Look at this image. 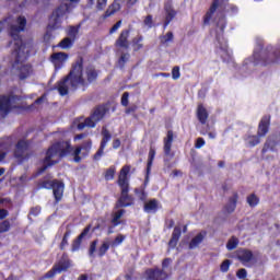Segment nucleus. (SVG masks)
Here are the masks:
<instances>
[{"label":"nucleus","instance_id":"obj_1","mask_svg":"<svg viewBox=\"0 0 280 280\" xmlns=\"http://www.w3.org/2000/svg\"><path fill=\"white\" fill-rule=\"evenodd\" d=\"M100 78V70L95 69V66H88L84 69V58L78 57L72 63L71 70L63 79L56 83V89L61 95H69V84L71 91H86L91 84H95Z\"/></svg>","mask_w":280,"mask_h":280},{"label":"nucleus","instance_id":"obj_2","mask_svg":"<svg viewBox=\"0 0 280 280\" xmlns=\"http://www.w3.org/2000/svg\"><path fill=\"white\" fill-rule=\"evenodd\" d=\"M18 24L19 26L11 25L9 30V36H11L13 40V50L11 52L13 69H16L19 65H23V62L30 58V49H27V45H30V43L23 42V37H21V32H25L27 19H25V16H19Z\"/></svg>","mask_w":280,"mask_h":280},{"label":"nucleus","instance_id":"obj_3","mask_svg":"<svg viewBox=\"0 0 280 280\" xmlns=\"http://www.w3.org/2000/svg\"><path fill=\"white\" fill-rule=\"evenodd\" d=\"M73 156V145H71V140H59L52 143L46 151V156L43 160V166L38 168L37 175L45 174L49 167L58 164V161L54 160L56 156L58 159H65L66 156Z\"/></svg>","mask_w":280,"mask_h":280},{"label":"nucleus","instance_id":"obj_4","mask_svg":"<svg viewBox=\"0 0 280 280\" xmlns=\"http://www.w3.org/2000/svg\"><path fill=\"white\" fill-rule=\"evenodd\" d=\"M131 166L124 165L119 172L117 185L120 188V197L116 201L115 209H125L135 205V196L130 195V174Z\"/></svg>","mask_w":280,"mask_h":280},{"label":"nucleus","instance_id":"obj_5","mask_svg":"<svg viewBox=\"0 0 280 280\" xmlns=\"http://www.w3.org/2000/svg\"><path fill=\"white\" fill-rule=\"evenodd\" d=\"M69 3H61L59 7H57L49 19L48 27L50 30H60L62 27V19H65L66 14H69V12H72L78 8V4L82 0H68Z\"/></svg>","mask_w":280,"mask_h":280},{"label":"nucleus","instance_id":"obj_6","mask_svg":"<svg viewBox=\"0 0 280 280\" xmlns=\"http://www.w3.org/2000/svg\"><path fill=\"white\" fill-rule=\"evenodd\" d=\"M280 61V48L267 46L260 52L254 51L253 62L254 67L260 65V67H270V65H277Z\"/></svg>","mask_w":280,"mask_h":280},{"label":"nucleus","instance_id":"obj_7","mask_svg":"<svg viewBox=\"0 0 280 280\" xmlns=\"http://www.w3.org/2000/svg\"><path fill=\"white\" fill-rule=\"evenodd\" d=\"M37 189H52L55 205H58L65 196V182L49 179L47 176L37 180Z\"/></svg>","mask_w":280,"mask_h":280},{"label":"nucleus","instance_id":"obj_8","mask_svg":"<svg viewBox=\"0 0 280 280\" xmlns=\"http://www.w3.org/2000/svg\"><path fill=\"white\" fill-rule=\"evenodd\" d=\"M23 101V96L16 94H3L0 95V117L5 119L12 110H19L23 106L19 105V102Z\"/></svg>","mask_w":280,"mask_h":280},{"label":"nucleus","instance_id":"obj_9","mask_svg":"<svg viewBox=\"0 0 280 280\" xmlns=\"http://www.w3.org/2000/svg\"><path fill=\"white\" fill-rule=\"evenodd\" d=\"M270 115L262 116L258 124L257 135L248 136L246 138L249 148H255V145H259L261 143V137H266V135L270 132Z\"/></svg>","mask_w":280,"mask_h":280},{"label":"nucleus","instance_id":"obj_10","mask_svg":"<svg viewBox=\"0 0 280 280\" xmlns=\"http://www.w3.org/2000/svg\"><path fill=\"white\" fill-rule=\"evenodd\" d=\"M68 268H71V260L69 259V255L63 253L59 262L54 265L52 268L42 277V279H54L56 275L67 272Z\"/></svg>","mask_w":280,"mask_h":280},{"label":"nucleus","instance_id":"obj_11","mask_svg":"<svg viewBox=\"0 0 280 280\" xmlns=\"http://www.w3.org/2000/svg\"><path fill=\"white\" fill-rule=\"evenodd\" d=\"M13 154L15 159H20V161H27L34 154V152H32V142L25 139L19 140Z\"/></svg>","mask_w":280,"mask_h":280},{"label":"nucleus","instance_id":"obj_12","mask_svg":"<svg viewBox=\"0 0 280 280\" xmlns=\"http://www.w3.org/2000/svg\"><path fill=\"white\" fill-rule=\"evenodd\" d=\"M73 235V226L71 224H61L56 233V240H61L59 243V250H67L69 240Z\"/></svg>","mask_w":280,"mask_h":280},{"label":"nucleus","instance_id":"obj_13","mask_svg":"<svg viewBox=\"0 0 280 280\" xmlns=\"http://www.w3.org/2000/svg\"><path fill=\"white\" fill-rule=\"evenodd\" d=\"M93 148V140H85L81 145L74 148L72 152L74 163H81L82 159H86L91 154Z\"/></svg>","mask_w":280,"mask_h":280},{"label":"nucleus","instance_id":"obj_14","mask_svg":"<svg viewBox=\"0 0 280 280\" xmlns=\"http://www.w3.org/2000/svg\"><path fill=\"white\" fill-rule=\"evenodd\" d=\"M102 140H101V144L98 150L96 151V153L93 155L94 161H100V159H102V156H104V150L106 149V145L108 144V141H110V139H113V136L110 135V131L107 130L106 127L102 128Z\"/></svg>","mask_w":280,"mask_h":280},{"label":"nucleus","instance_id":"obj_15","mask_svg":"<svg viewBox=\"0 0 280 280\" xmlns=\"http://www.w3.org/2000/svg\"><path fill=\"white\" fill-rule=\"evenodd\" d=\"M132 30L125 28L118 35V38L115 42V47L117 49H130V33Z\"/></svg>","mask_w":280,"mask_h":280},{"label":"nucleus","instance_id":"obj_16","mask_svg":"<svg viewBox=\"0 0 280 280\" xmlns=\"http://www.w3.org/2000/svg\"><path fill=\"white\" fill-rule=\"evenodd\" d=\"M89 233H91V224L85 226L83 231L80 233L78 237H75L71 243V253H78L82 246V240L89 237Z\"/></svg>","mask_w":280,"mask_h":280},{"label":"nucleus","instance_id":"obj_17","mask_svg":"<svg viewBox=\"0 0 280 280\" xmlns=\"http://www.w3.org/2000/svg\"><path fill=\"white\" fill-rule=\"evenodd\" d=\"M147 280H167V272L159 268H149L144 271Z\"/></svg>","mask_w":280,"mask_h":280},{"label":"nucleus","instance_id":"obj_18","mask_svg":"<svg viewBox=\"0 0 280 280\" xmlns=\"http://www.w3.org/2000/svg\"><path fill=\"white\" fill-rule=\"evenodd\" d=\"M106 113H108V106L106 105H98L94 108L93 113L90 115L91 121L95 122L97 126L98 121H102L104 117H106Z\"/></svg>","mask_w":280,"mask_h":280},{"label":"nucleus","instance_id":"obj_19","mask_svg":"<svg viewBox=\"0 0 280 280\" xmlns=\"http://www.w3.org/2000/svg\"><path fill=\"white\" fill-rule=\"evenodd\" d=\"M163 150L165 156H171V159H174V153H172V144L174 143V131L168 130L166 132V137L163 139Z\"/></svg>","mask_w":280,"mask_h":280},{"label":"nucleus","instance_id":"obj_20","mask_svg":"<svg viewBox=\"0 0 280 280\" xmlns=\"http://www.w3.org/2000/svg\"><path fill=\"white\" fill-rule=\"evenodd\" d=\"M68 58L69 55L67 52H55L50 56V60L55 65V69H62V66L67 62Z\"/></svg>","mask_w":280,"mask_h":280},{"label":"nucleus","instance_id":"obj_21","mask_svg":"<svg viewBox=\"0 0 280 280\" xmlns=\"http://www.w3.org/2000/svg\"><path fill=\"white\" fill-rule=\"evenodd\" d=\"M280 143V140L277 139V136H271L269 138H267L262 150H261V154H266V152H268V150H270L271 152H277V145Z\"/></svg>","mask_w":280,"mask_h":280},{"label":"nucleus","instance_id":"obj_22","mask_svg":"<svg viewBox=\"0 0 280 280\" xmlns=\"http://www.w3.org/2000/svg\"><path fill=\"white\" fill-rule=\"evenodd\" d=\"M196 117L202 126H205V124H207V120L209 119V112L202 103H199L197 106Z\"/></svg>","mask_w":280,"mask_h":280},{"label":"nucleus","instance_id":"obj_23","mask_svg":"<svg viewBox=\"0 0 280 280\" xmlns=\"http://www.w3.org/2000/svg\"><path fill=\"white\" fill-rule=\"evenodd\" d=\"M155 156H156V149L154 147H150L148 162H147L145 183H148V180H150V174L152 172V165L154 163Z\"/></svg>","mask_w":280,"mask_h":280},{"label":"nucleus","instance_id":"obj_24","mask_svg":"<svg viewBox=\"0 0 280 280\" xmlns=\"http://www.w3.org/2000/svg\"><path fill=\"white\" fill-rule=\"evenodd\" d=\"M180 235H183V229L180 226H175L171 240L168 241V248H176L178 246V242L180 241Z\"/></svg>","mask_w":280,"mask_h":280},{"label":"nucleus","instance_id":"obj_25","mask_svg":"<svg viewBox=\"0 0 280 280\" xmlns=\"http://www.w3.org/2000/svg\"><path fill=\"white\" fill-rule=\"evenodd\" d=\"M218 8H220V0H213L212 4L203 16V25H209V23H211V19H213V14H215Z\"/></svg>","mask_w":280,"mask_h":280},{"label":"nucleus","instance_id":"obj_26","mask_svg":"<svg viewBox=\"0 0 280 280\" xmlns=\"http://www.w3.org/2000/svg\"><path fill=\"white\" fill-rule=\"evenodd\" d=\"M237 200H240V195L234 192L232 197L229 198L228 203L224 206V213H233L237 209Z\"/></svg>","mask_w":280,"mask_h":280},{"label":"nucleus","instance_id":"obj_27","mask_svg":"<svg viewBox=\"0 0 280 280\" xmlns=\"http://www.w3.org/2000/svg\"><path fill=\"white\" fill-rule=\"evenodd\" d=\"M207 237V231H202L198 233L195 237L191 238V241L188 244L189 250H194V248H198L202 242H205V238Z\"/></svg>","mask_w":280,"mask_h":280},{"label":"nucleus","instance_id":"obj_28","mask_svg":"<svg viewBox=\"0 0 280 280\" xmlns=\"http://www.w3.org/2000/svg\"><path fill=\"white\" fill-rule=\"evenodd\" d=\"M19 79L20 80H27V78H30V75H32L34 69L32 68V65L26 63V65H22L19 69Z\"/></svg>","mask_w":280,"mask_h":280},{"label":"nucleus","instance_id":"obj_29","mask_svg":"<svg viewBox=\"0 0 280 280\" xmlns=\"http://www.w3.org/2000/svg\"><path fill=\"white\" fill-rule=\"evenodd\" d=\"M144 213H156L159 211V200L151 199L147 201L143 206Z\"/></svg>","mask_w":280,"mask_h":280},{"label":"nucleus","instance_id":"obj_30","mask_svg":"<svg viewBox=\"0 0 280 280\" xmlns=\"http://www.w3.org/2000/svg\"><path fill=\"white\" fill-rule=\"evenodd\" d=\"M126 213L125 209H120L112 214V226L115 229V226H119L121 224V218H124V214Z\"/></svg>","mask_w":280,"mask_h":280},{"label":"nucleus","instance_id":"obj_31","mask_svg":"<svg viewBox=\"0 0 280 280\" xmlns=\"http://www.w3.org/2000/svg\"><path fill=\"white\" fill-rule=\"evenodd\" d=\"M237 259L242 261V264H248V261H253V252L248 249H242L237 254Z\"/></svg>","mask_w":280,"mask_h":280},{"label":"nucleus","instance_id":"obj_32","mask_svg":"<svg viewBox=\"0 0 280 280\" xmlns=\"http://www.w3.org/2000/svg\"><path fill=\"white\" fill-rule=\"evenodd\" d=\"M166 12L165 21H164V27H167L174 19H176V11L171 5L164 8Z\"/></svg>","mask_w":280,"mask_h":280},{"label":"nucleus","instance_id":"obj_33","mask_svg":"<svg viewBox=\"0 0 280 280\" xmlns=\"http://www.w3.org/2000/svg\"><path fill=\"white\" fill-rule=\"evenodd\" d=\"M121 10V4L119 2L114 1L108 9L104 13V19H108L109 16H113V14H116V12H119Z\"/></svg>","mask_w":280,"mask_h":280},{"label":"nucleus","instance_id":"obj_34","mask_svg":"<svg viewBox=\"0 0 280 280\" xmlns=\"http://www.w3.org/2000/svg\"><path fill=\"white\" fill-rule=\"evenodd\" d=\"M131 47L133 51H141L143 49V35H137L131 39Z\"/></svg>","mask_w":280,"mask_h":280},{"label":"nucleus","instance_id":"obj_35","mask_svg":"<svg viewBox=\"0 0 280 280\" xmlns=\"http://www.w3.org/2000/svg\"><path fill=\"white\" fill-rule=\"evenodd\" d=\"M246 202L247 205L252 208L255 209V207H257V205H259V197H257L255 195V192L250 194L247 196L246 198Z\"/></svg>","mask_w":280,"mask_h":280},{"label":"nucleus","instance_id":"obj_36","mask_svg":"<svg viewBox=\"0 0 280 280\" xmlns=\"http://www.w3.org/2000/svg\"><path fill=\"white\" fill-rule=\"evenodd\" d=\"M109 249H110V243L103 242L101 244V246L98 247L97 257H100V258L104 257L108 253Z\"/></svg>","mask_w":280,"mask_h":280},{"label":"nucleus","instance_id":"obj_37","mask_svg":"<svg viewBox=\"0 0 280 280\" xmlns=\"http://www.w3.org/2000/svg\"><path fill=\"white\" fill-rule=\"evenodd\" d=\"M77 128L78 130H84L85 128H95V121L91 120V118L88 117L83 122H79Z\"/></svg>","mask_w":280,"mask_h":280},{"label":"nucleus","instance_id":"obj_38","mask_svg":"<svg viewBox=\"0 0 280 280\" xmlns=\"http://www.w3.org/2000/svg\"><path fill=\"white\" fill-rule=\"evenodd\" d=\"M135 194L138 196L141 202H145L148 200V194L145 192V187L135 188Z\"/></svg>","mask_w":280,"mask_h":280},{"label":"nucleus","instance_id":"obj_39","mask_svg":"<svg viewBox=\"0 0 280 280\" xmlns=\"http://www.w3.org/2000/svg\"><path fill=\"white\" fill-rule=\"evenodd\" d=\"M74 39H71V37H65L58 45L61 49H69L73 47Z\"/></svg>","mask_w":280,"mask_h":280},{"label":"nucleus","instance_id":"obj_40","mask_svg":"<svg viewBox=\"0 0 280 280\" xmlns=\"http://www.w3.org/2000/svg\"><path fill=\"white\" fill-rule=\"evenodd\" d=\"M130 60V54L129 52H122L120 57L118 58V67L119 69H124L126 67V62Z\"/></svg>","mask_w":280,"mask_h":280},{"label":"nucleus","instance_id":"obj_41","mask_svg":"<svg viewBox=\"0 0 280 280\" xmlns=\"http://www.w3.org/2000/svg\"><path fill=\"white\" fill-rule=\"evenodd\" d=\"M238 244H240V240L235 236H232L226 243V248L228 250H235Z\"/></svg>","mask_w":280,"mask_h":280},{"label":"nucleus","instance_id":"obj_42","mask_svg":"<svg viewBox=\"0 0 280 280\" xmlns=\"http://www.w3.org/2000/svg\"><path fill=\"white\" fill-rule=\"evenodd\" d=\"M98 242H100L98 240H94L91 242L89 250H88L89 257H95V252L97 250Z\"/></svg>","mask_w":280,"mask_h":280},{"label":"nucleus","instance_id":"obj_43","mask_svg":"<svg viewBox=\"0 0 280 280\" xmlns=\"http://www.w3.org/2000/svg\"><path fill=\"white\" fill-rule=\"evenodd\" d=\"M12 229V224H10V220H3L0 223V234L1 233H8Z\"/></svg>","mask_w":280,"mask_h":280},{"label":"nucleus","instance_id":"obj_44","mask_svg":"<svg viewBox=\"0 0 280 280\" xmlns=\"http://www.w3.org/2000/svg\"><path fill=\"white\" fill-rule=\"evenodd\" d=\"M117 170L115 166H110L109 168L106 170L105 172V180H113L115 178Z\"/></svg>","mask_w":280,"mask_h":280},{"label":"nucleus","instance_id":"obj_45","mask_svg":"<svg viewBox=\"0 0 280 280\" xmlns=\"http://www.w3.org/2000/svg\"><path fill=\"white\" fill-rule=\"evenodd\" d=\"M124 240H126V236L124 234H118L112 242V247L116 248V246H119L120 244L124 243Z\"/></svg>","mask_w":280,"mask_h":280},{"label":"nucleus","instance_id":"obj_46","mask_svg":"<svg viewBox=\"0 0 280 280\" xmlns=\"http://www.w3.org/2000/svg\"><path fill=\"white\" fill-rule=\"evenodd\" d=\"M172 40H174V33L172 32L166 33V35L161 38L162 45H166V43H172Z\"/></svg>","mask_w":280,"mask_h":280},{"label":"nucleus","instance_id":"obj_47","mask_svg":"<svg viewBox=\"0 0 280 280\" xmlns=\"http://www.w3.org/2000/svg\"><path fill=\"white\" fill-rule=\"evenodd\" d=\"M143 24L149 27V30H152V27H154V21L152 15H147L143 20Z\"/></svg>","mask_w":280,"mask_h":280},{"label":"nucleus","instance_id":"obj_48","mask_svg":"<svg viewBox=\"0 0 280 280\" xmlns=\"http://www.w3.org/2000/svg\"><path fill=\"white\" fill-rule=\"evenodd\" d=\"M78 32H80V27L78 26H70L68 36L72 38V40H75V36H78Z\"/></svg>","mask_w":280,"mask_h":280},{"label":"nucleus","instance_id":"obj_49","mask_svg":"<svg viewBox=\"0 0 280 280\" xmlns=\"http://www.w3.org/2000/svg\"><path fill=\"white\" fill-rule=\"evenodd\" d=\"M172 78H173V80L180 79V67H178V66L173 67V69H172Z\"/></svg>","mask_w":280,"mask_h":280},{"label":"nucleus","instance_id":"obj_50","mask_svg":"<svg viewBox=\"0 0 280 280\" xmlns=\"http://www.w3.org/2000/svg\"><path fill=\"white\" fill-rule=\"evenodd\" d=\"M229 268H231V261L229 259H225L221 266H220V270L221 272H229Z\"/></svg>","mask_w":280,"mask_h":280},{"label":"nucleus","instance_id":"obj_51","mask_svg":"<svg viewBox=\"0 0 280 280\" xmlns=\"http://www.w3.org/2000/svg\"><path fill=\"white\" fill-rule=\"evenodd\" d=\"M217 25L221 32H224V30H226V18L225 16L221 18Z\"/></svg>","mask_w":280,"mask_h":280},{"label":"nucleus","instance_id":"obj_52","mask_svg":"<svg viewBox=\"0 0 280 280\" xmlns=\"http://www.w3.org/2000/svg\"><path fill=\"white\" fill-rule=\"evenodd\" d=\"M129 97H130V93L124 92V94L121 96V101H120L121 106H125V107L128 106V104H129L128 98Z\"/></svg>","mask_w":280,"mask_h":280},{"label":"nucleus","instance_id":"obj_53","mask_svg":"<svg viewBox=\"0 0 280 280\" xmlns=\"http://www.w3.org/2000/svg\"><path fill=\"white\" fill-rule=\"evenodd\" d=\"M236 277L237 279H246V277H248V272L246 271V269L241 268L237 270Z\"/></svg>","mask_w":280,"mask_h":280},{"label":"nucleus","instance_id":"obj_54","mask_svg":"<svg viewBox=\"0 0 280 280\" xmlns=\"http://www.w3.org/2000/svg\"><path fill=\"white\" fill-rule=\"evenodd\" d=\"M40 211H42L40 206L33 207L30 210V215H34L36 218L37 215H40Z\"/></svg>","mask_w":280,"mask_h":280},{"label":"nucleus","instance_id":"obj_55","mask_svg":"<svg viewBox=\"0 0 280 280\" xmlns=\"http://www.w3.org/2000/svg\"><path fill=\"white\" fill-rule=\"evenodd\" d=\"M5 143H7V148H12V143H14V138L13 137L5 138L1 143V148H3Z\"/></svg>","mask_w":280,"mask_h":280},{"label":"nucleus","instance_id":"obj_56","mask_svg":"<svg viewBox=\"0 0 280 280\" xmlns=\"http://www.w3.org/2000/svg\"><path fill=\"white\" fill-rule=\"evenodd\" d=\"M205 143L206 142L203 138H197L195 142L196 150H200V148H203Z\"/></svg>","mask_w":280,"mask_h":280},{"label":"nucleus","instance_id":"obj_57","mask_svg":"<svg viewBox=\"0 0 280 280\" xmlns=\"http://www.w3.org/2000/svg\"><path fill=\"white\" fill-rule=\"evenodd\" d=\"M121 20L116 22L112 28L109 30V34H115V32H117V30H119V27H121Z\"/></svg>","mask_w":280,"mask_h":280},{"label":"nucleus","instance_id":"obj_58","mask_svg":"<svg viewBox=\"0 0 280 280\" xmlns=\"http://www.w3.org/2000/svg\"><path fill=\"white\" fill-rule=\"evenodd\" d=\"M107 2H108V0H97L96 9L97 10H104V8H106Z\"/></svg>","mask_w":280,"mask_h":280},{"label":"nucleus","instance_id":"obj_59","mask_svg":"<svg viewBox=\"0 0 280 280\" xmlns=\"http://www.w3.org/2000/svg\"><path fill=\"white\" fill-rule=\"evenodd\" d=\"M138 108H139V106H137V105H131V106H129V107L125 110V113H126V115H130L131 113H137Z\"/></svg>","mask_w":280,"mask_h":280},{"label":"nucleus","instance_id":"obj_60","mask_svg":"<svg viewBox=\"0 0 280 280\" xmlns=\"http://www.w3.org/2000/svg\"><path fill=\"white\" fill-rule=\"evenodd\" d=\"M10 215V212L7 209H0V220H5Z\"/></svg>","mask_w":280,"mask_h":280},{"label":"nucleus","instance_id":"obj_61","mask_svg":"<svg viewBox=\"0 0 280 280\" xmlns=\"http://www.w3.org/2000/svg\"><path fill=\"white\" fill-rule=\"evenodd\" d=\"M171 264H172V258H165V259L162 261V268H163V270H165V268H168Z\"/></svg>","mask_w":280,"mask_h":280},{"label":"nucleus","instance_id":"obj_62","mask_svg":"<svg viewBox=\"0 0 280 280\" xmlns=\"http://www.w3.org/2000/svg\"><path fill=\"white\" fill-rule=\"evenodd\" d=\"M118 148H121V140L115 139V140L113 141V149H114V150H118Z\"/></svg>","mask_w":280,"mask_h":280},{"label":"nucleus","instance_id":"obj_63","mask_svg":"<svg viewBox=\"0 0 280 280\" xmlns=\"http://www.w3.org/2000/svg\"><path fill=\"white\" fill-rule=\"evenodd\" d=\"M5 156H8V152L5 151H0V164L5 161Z\"/></svg>","mask_w":280,"mask_h":280},{"label":"nucleus","instance_id":"obj_64","mask_svg":"<svg viewBox=\"0 0 280 280\" xmlns=\"http://www.w3.org/2000/svg\"><path fill=\"white\" fill-rule=\"evenodd\" d=\"M8 23V19H3L0 21V34L3 32V28L5 27V24Z\"/></svg>","mask_w":280,"mask_h":280}]
</instances>
